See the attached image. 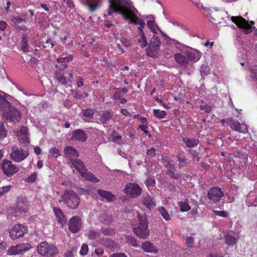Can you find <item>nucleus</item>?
Wrapping results in <instances>:
<instances>
[{
  "mask_svg": "<svg viewBox=\"0 0 257 257\" xmlns=\"http://www.w3.org/2000/svg\"><path fill=\"white\" fill-rule=\"evenodd\" d=\"M77 85L79 87H81L83 85V79L79 76L77 79Z\"/></svg>",
  "mask_w": 257,
  "mask_h": 257,
  "instance_id": "56",
  "label": "nucleus"
},
{
  "mask_svg": "<svg viewBox=\"0 0 257 257\" xmlns=\"http://www.w3.org/2000/svg\"><path fill=\"white\" fill-rule=\"evenodd\" d=\"M124 193L131 197H137L140 195L141 189L140 187L136 183H128L124 188Z\"/></svg>",
  "mask_w": 257,
  "mask_h": 257,
  "instance_id": "10",
  "label": "nucleus"
},
{
  "mask_svg": "<svg viewBox=\"0 0 257 257\" xmlns=\"http://www.w3.org/2000/svg\"><path fill=\"white\" fill-rule=\"evenodd\" d=\"M64 74L65 72L64 70L61 69L57 70L54 73L55 79L62 85H65L69 81L71 82L73 79L72 72L69 73V77L68 78H67L64 76Z\"/></svg>",
  "mask_w": 257,
  "mask_h": 257,
  "instance_id": "12",
  "label": "nucleus"
},
{
  "mask_svg": "<svg viewBox=\"0 0 257 257\" xmlns=\"http://www.w3.org/2000/svg\"><path fill=\"white\" fill-rule=\"evenodd\" d=\"M60 202H63L71 209H76L80 203V198L73 190H65L61 196Z\"/></svg>",
  "mask_w": 257,
  "mask_h": 257,
  "instance_id": "2",
  "label": "nucleus"
},
{
  "mask_svg": "<svg viewBox=\"0 0 257 257\" xmlns=\"http://www.w3.org/2000/svg\"><path fill=\"white\" fill-rule=\"evenodd\" d=\"M19 142L21 144L27 145L30 143L29 135L28 130L25 127H22L20 130L15 132Z\"/></svg>",
  "mask_w": 257,
  "mask_h": 257,
  "instance_id": "14",
  "label": "nucleus"
},
{
  "mask_svg": "<svg viewBox=\"0 0 257 257\" xmlns=\"http://www.w3.org/2000/svg\"><path fill=\"white\" fill-rule=\"evenodd\" d=\"M3 95L0 94V111L3 112H20V110L15 104L9 102L6 97L7 95L3 92Z\"/></svg>",
  "mask_w": 257,
  "mask_h": 257,
  "instance_id": "6",
  "label": "nucleus"
},
{
  "mask_svg": "<svg viewBox=\"0 0 257 257\" xmlns=\"http://www.w3.org/2000/svg\"><path fill=\"white\" fill-rule=\"evenodd\" d=\"M138 43L142 48H144L147 46V41L146 38H142L138 40Z\"/></svg>",
  "mask_w": 257,
  "mask_h": 257,
  "instance_id": "44",
  "label": "nucleus"
},
{
  "mask_svg": "<svg viewBox=\"0 0 257 257\" xmlns=\"http://www.w3.org/2000/svg\"><path fill=\"white\" fill-rule=\"evenodd\" d=\"M75 251L74 248L67 250L64 253V257H74Z\"/></svg>",
  "mask_w": 257,
  "mask_h": 257,
  "instance_id": "46",
  "label": "nucleus"
},
{
  "mask_svg": "<svg viewBox=\"0 0 257 257\" xmlns=\"http://www.w3.org/2000/svg\"><path fill=\"white\" fill-rule=\"evenodd\" d=\"M98 193L101 197L105 199L107 201H111L114 200L115 199L114 195L109 192H107L102 190H99L98 191Z\"/></svg>",
  "mask_w": 257,
  "mask_h": 257,
  "instance_id": "23",
  "label": "nucleus"
},
{
  "mask_svg": "<svg viewBox=\"0 0 257 257\" xmlns=\"http://www.w3.org/2000/svg\"><path fill=\"white\" fill-rule=\"evenodd\" d=\"M145 205L149 208L151 209L155 206V203L150 198L146 199L144 201Z\"/></svg>",
  "mask_w": 257,
  "mask_h": 257,
  "instance_id": "40",
  "label": "nucleus"
},
{
  "mask_svg": "<svg viewBox=\"0 0 257 257\" xmlns=\"http://www.w3.org/2000/svg\"><path fill=\"white\" fill-rule=\"evenodd\" d=\"M86 5L90 12L93 13L100 7V0H86Z\"/></svg>",
  "mask_w": 257,
  "mask_h": 257,
  "instance_id": "17",
  "label": "nucleus"
},
{
  "mask_svg": "<svg viewBox=\"0 0 257 257\" xmlns=\"http://www.w3.org/2000/svg\"><path fill=\"white\" fill-rule=\"evenodd\" d=\"M20 253L18 245L15 246H12L8 250V254L10 255H15Z\"/></svg>",
  "mask_w": 257,
  "mask_h": 257,
  "instance_id": "38",
  "label": "nucleus"
},
{
  "mask_svg": "<svg viewBox=\"0 0 257 257\" xmlns=\"http://www.w3.org/2000/svg\"><path fill=\"white\" fill-rule=\"evenodd\" d=\"M73 59V57L71 55H69L68 56L65 57H60L58 59V61L60 62H69Z\"/></svg>",
  "mask_w": 257,
  "mask_h": 257,
  "instance_id": "48",
  "label": "nucleus"
},
{
  "mask_svg": "<svg viewBox=\"0 0 257 257\" xmlns=\"http://www.w3.org/2000/svg\"><path fill=\"white\" fill-rule=\"evenodd\" d=\"M54 46V44L50 38H48L43 47L47 51L50 50Z\"/></svg>",
  "mask_w": 257,
  "mask_h": 257,
  "instance_id": "34",
  "label": "nucleus"
},
{
  "mask_svg": "<svg viewBox=\"0 0 257 257\" xmlns=\"http://www.w3.org/2000/svg\"><path fill=\"white\" fill-rule=\"evenodd\" d=\"M200 109L204 110L205 112H210L212 110V107L207 104L201 105Z\"/></svg>",
  "mask_w": 257,
  "mask_h": 257,
  "instance_id": "47",
  "label": "nucleus"
},
{
  "mask_svg": "<svg viewBox=\"0 0 257 257\" xmlns=\"http://www.w3.org/2000/svg\"><path fill=\"white\" fill-rule=\"evenodd\" d=\"M237 131H239L243 134L247 133L248 132L247 126L244 124H240V126H239Z\"/></svg>",
  "mask_w": 257,
  "mask_h": 257,
  "instance_id": "51",
  "label": "nucleus"
},
{
  "mask_svg": "<svg viewBox=\"0 0 257 257\" xmlns=\"http://www.w3.org/2000/svg\"><path fill=\"white\" fill-rule=\"evenodd\" d=\"M109 3L107 11L108 16L114 13H119L131 23L140 25L141 29L145 26V23L136 15L137 9L128 0H109Z\"/></svg>",
  "mask_w": 257,
  "mask_h": 257,
  "instance_id": "1",
  "label": "nucleus"
},
{
  "mask_svg": "<svg viewBox=\"0 0 257 257\" xmlns=\"http://www.w3.org/2000/svg\"><path fill=\"white\" fill-rule=\"evenodd\" d=\"M147 26L152 32L154 34H157V27H158L155 23V21L154 20H149L147 22Z\"/></svg>",
  "mask_w": 257,
  "mask_h": 257,
  "instance_id": "29",
  "label": "nucleus"
},
{
  "mask_svg": "<svg viewBox=\"0 0 257 257\" xmlns=\"http://www.w3.org/2000/svg\"><path fill=\"white\" fill-rule=\"evenodd\" d=\"M214 212L215 214L219 216L222 217H225L226 216V213L223 211H215Z\"/></svg>",
  "mask_w": 257,
  "mask_h": 257,
  "instance_id": "63",
  "label": "nucleus"
},
{
  "mask_svg": "<svg viewBox=\"0 0 257 257\" xmlns=\"http://www.w3.org/2000/svg\"><path fill=\"white\" fill-rule=\"evenodd\" d=\"M53 210L57 221L61 227H63L66 224V219L62 210L58 208H54Z\"/></svg>",
  "mask_w": 257,
  "mask_h": 257,
  "instance_id": "16",
  "label": "nucleus"
},
{
  "mask_svg": "<svg viewBox=\"0 0 257 257\" xmlns=\"http://www.w3.org/2000/svg\"><path fill=\"white\" fill-rule=\"evenodd\" d=\"M7 27V24L4 21H0V30L4 31L5 30Z\"/></svg>",
  "mask_w": 257,
  "mask_h": 257,
  "instance_id": "59",
  "label": "nucleus"
},
{
  "mask_svg": "<svg viewBox=\"0 0 257 257\" xmlns=\"http://www.w3.org/2000/svg\"><path fill=\"white\" fill-rule=\"evenodd\" d=\"M88 47L93 52H97L100 49V45L98 43L95 42L94 39H92L91 41L89 42Z\"/></svg>",
  "mask_w": 257,
  "mask_h": 257,
  "instance_id": "26",
  "label": "nucleus"
},
{
  "mask_svg": "<svg viewBox=\"0 0 257 257\" xmlns=\"http://www.w3.org/2000/svg\"><path fill=\"white\" fill-rule=\"evenodd\" d=\"M156 155V151L155 149L152 148L148 150L147 152V156L149 157H153Z\"/></svg>",
  "mask_w": 257,
  "mask_h": 257,
  "instance_id": "54",
  "label": "nucleus"
},
{
  "mask_svg": "<svg viewBox=\"0 0 257 257\" xmlns=\"http://www.w3.org/2000/svg\"><path fill=\"white\" fill-rule=\"evenodd\" d=\"M209 71L210 68L207 65L203 64L201 66L200 73L202 78L207 75L209 73Z\"/></svg>",
  "mask_w": 257,
  "mask_h": 257,
  "instance_id": "33",
  "label": "nucleus"
},
{
  "mask_svg": "<svg viewBox=\"0 0 257 257\" xmlns=\"http://www.w3.org/2000/svg\"><path fill=\"white\" fill-rule=\"evenodd\" d=\"M159 211L165 220L169 221L171 219V217L169 213L164 207H160L159 208Z\"/></svg>",
  "mask_w": 257,
  "mask_h": 257,
  "instance_id": "28",
  "label": "nucleus"
},
{
  "mask_svg": "<svg viewBox=\"0 0 257 257\" xmlns=\"http://www.w3.org/2000/svg\"><path fill=\"white\" fill-rule=\"evenodd\" d=\"M160 48L149 44L146 49L147 55L154 58L156 55L158 53Z\"/></svg>",
  "mask_w": 257,
  "mask_h": 257,
  "instance_id": "22",
  "label": "nucleus"
},
{
  "mask_svg": "<svg viewBox=\"0 0 257 257\" xmlns=\"http://www.w3.org/2000/svg\"><path fill=\"white\" fill-rule=\"evenodd\" d=\"M37 175L36 173H33L27 178V181L29 183L35 182L37 179Z\"/></svg>",
  "mask_w": 257,
  "mask_h": 257,
  "instance_id": "49",
  "label": "nucleus"
},
{
  "mask_svg": "<svg viewBox=\"0 0 257 257\" xmlns=\"http://www.w3.org/2000/svg\"><path fill=\"white\" fill-rule=\"evenodd\" d=\"M111 257H127L126 255L122 252L115 253L111 255Z\"/></svg>",
  "mask_w": 257,
  "mask_h": 257,
  "instance_id": "61",
  "label": "nucleus"
},
{
  "mask_svg": "<svg viewBox=\"0 0 257 257\" xmlns=\"http://www.w3.org/2000/svg\"><path fill=\"white\" fill-rule=\"evenodd\" d=\"M21 49L23 52H29L28 40L24 36H23V39L21 43Z\"/></svg>",
  "mask_w": 257,
  "mask_h": 257,
  "instance_id": "30",
  "label": "nucleus"
},
{
  "mask_svg": "<svg viewBox=\"0 0 257 257\" xmlns=\"http://www.w3.org/2000/svg\"><path fill=\"white\" fill-rule=\"evenodd\" d=\"M7 136V132L3 124L0 125V140H3Z\"/></svg>",
  "mask_w": 257,
  "mask_h": 257,
  "instance_id": "39",
  "label": "nucleus"
},
{
  "mask_svg": "<svg viewBox=\"0 0 257 257\" xmlns=\"http://www.w3.org/2000/svg\"><path fill=\"white\" fill-rule=\"evenodd\" d=\"M127 240L128 242L132 246L135 247L138 246V243H137V241L133 237L128 236L127 237Z\"/></svg>",
  "mask_w": 257,
  "mask_h": 257,
  "instance_id": "45",
  "label": "nucleus"
},
{
  "mask_svg": "<svg viewBox=\"0 0 257 257\" xmlns=\"http://www.w3.org/2000/svg\"><path fill=\"white\" fill-rule=\"evenodd\" d=\"M142 248L145 251L148 252L157 253L158 252L156 247L152 243L148 241L143 243Z\"/></svg>",
  "mask_w": 257,
  "mask_h": 257,
  "instance_id": "21",
  "label": "nucleus"
},
{
  "mask_svg": "<svg viewBox=\"0 0 257 257\" xmlns=\"http://www.w3.org/2000/svg\"><path fill=\"white\" fill-rule=\"evenodd\" d=\"M13 21L14 23H17V24H20L22 22L26 23V22L25 19H23L20 18H14V19L13 20Z\"/></svg>",
  "mask_w": 257,
  "mask_h": 257,
  "instance_id": "58",
  "label": "nucleus"
},
{
  "mask_svg": "<svg viewBox=\"0 0 257 257\" xmlns=\"http://www.w3.org/2000/svg\"><path fill=\"white\" fill-rule=\"evenodd\" d=\"M174 99L178 101L179 103H181V102H182L183 101V94L182 93H179L178 94V96H175L174 97Z\"/></svg>",
  "mask_w": 257,
  "mask_h": 257,
  "instance_id": "57",
  "label": "nucleus"
},
{
  "mask_svg": "<svg viewBox=\"0 0 257 257\" xmlns=\"http://www.w3.org/2000/svg\"><path fill=\"white\" fill-rule=\"evenodd\" d=\"M223 196L221 189L218 187L212 188L208 193V197L213 202L219 201Z\"/></svg>",
  "mask_w": 257,
  "mask_h": 257,
  "instance_id": "15",
  "label": "nucleus"
},
{
  "mask_svg": "<svg viewBox=\"0 0 257 257\" xmlns=\"http://www.w3.org/2000/svg\"><path fill=\"white\" fill-rule=\"evenodd\" d=\"M1 169L3 173L7 176H13L19 171L18 167L10 161L3 160L1 165Z\"/></svg>",
  "mask_w": 257,
  "mask_h": 257,
  "instance_id": "8",
  "label": "nucleus"
},
{
  "mask_svg": "<svg viewBox=\"0 0 257 257\" xmlns=\"http://www.w3.org/2000/svg\"><path fill=\"white\" fill-rule=\"evenodd\" d=\"M87 236L90 239H94L98 237V234L94 230H90L88 231Z\"/></svg>",
  "mask_w": 257,
  "mask_h": 257,
  "instance_id": "41",
  "label": "nucleus"
},
{
  "mask_svg": "<svg viewBox=\"0 0 257 257\" xmlns=\"http://www.w3.org/2000/svg\"><path fill=\"white\" fill-rule=\"evenodd\" d=\"M88 246L86 244H83L81 247L79 253L81 255H85L88 253Z\"/></svg>",
  "mask_w": 257,
  "mask_h": 257,
  "instance_id": "42",
  "label": "nucleus"
},
{
  "mask_svg": "<svg viewBox=\"0 0 257 257\" xmlns=\"http://www.w3.org/2000/svg\"><path fill=\"white\" fill-rule=\"evenodd\" d=\"M139 222L134 227L135 234L141 238H146L149 235L148 222L145 216L138 215Z\"/></svg>",
  "mask_w": 257,
  "mask_h": 257,
  "instance_id": "3",
  "label": "nucleus"
},
{
  "mask_svg": "<svg viewBox=\"0 0 257 257\" xmlns=\"http://www.w3.org/2000/svg\"><path fill=\"white\" fill-rule=\"evenodd\" d=\"M251 73L252 79L257 81V66L251 69Z\"/></svg>",
  "mask_w": 257,
  "mask_h": 257,
  "instance_id": "52",
  "label": "nucleus"
},
{
  "mask_svg": "<svg viewBox=\"0 0 257 257\" xmlns=\"http://www.w3.org/2000/svg\"><path fill=\"white\" fill-rule=\"evenodd\" d=\"M37 250L42 255L48 257L54 256L59 252V250L55 245L47 242L40 243L37 246Z\"/></svg>",
  "mask_w": 257,
  "mask_h": 257,
  "instance_id": "4",
  "label": "nucleus"
},
{
  "mask_svg": "<svg viewBox=\"0 0 257 257\" xmlns=\"http://www.w3.org/2000/svg\"><path fill=\"white\" fill-rule=\"evenodd\" d=\"M150 44L160 48L161 41L158 37L154 35L150 40Z\"/></svg>",
  "mask_w": 257,
  "mask_h": 257,
  "instance_id": "31",
  "label": "nucleus"
},
{
  "mask_svg": "<svg viewBox=\"0 0 257 257\" xmlns=\"http://www.w3.org/2000/svg\"><path fill=\"white\" fill-rule=\"evenodd\" d=\"M65 156L70 159L78 157V154L76 150L71 147H67L64 150Z\"/></svg>",
  "mask_w": 257,
  "mask_h": 257,
  "instance_id": "20",
  "label": "nucleus"
},
{
  "mask_svg": "<svg viewBox=\"0 0 257 257\" xmlns=\"http://www.w3.org/2000/svg\"><path fill=\"white\" fill-rule=\"evenodd\" d=\"M187 146L189 147H193L194 146V143L192 142L191 141L189 140L188 139H186L184 140Z\"/></svg>",
  "mask_w": 257,
  "mask_h": 257,
  "instance_id": "62",
  "label": "nucleus"
},
{
  "mask_svg": "<svg viewBox=\"0 0 257 257\" xmlns=\"http://www.w3.org/2000/svg\"><path fill=\"white\" fill-rule=\"evenodd\" d=\"M18 210L23 212H26L29 210L28 206L26 205H23L22 204H19L18 205Z\"/></svg>",
  "mask_w": 257,
  "mask_h": 257,
  "instance_id": "50",
  "label": "nucleus"
},
{
  "mask_svg": "<svg viewBox=\"0 0 257 257\" xmlns=\"http://www.w3.org/2000/svg\"><path fill=\"white\" fill-rule=\"evenodd\" d=\"M185 54L188 61H197L201 57V53L198 50L187 51Z\"/></svg>",
  "mask_w": 257,
  "mask_h": 257,
  "instance_id": "18",
  "label": "nucleus"
},
{
  "mask_svg": "<svg viewBox=\"0 0 257 257\" xmlns=\"http://www.w3.org/2000/svg\"><path fill=\"white\" fill-rule=\"evenodd\" d=\"M120 42L121 43L122 46L125 48H127L131 44L129 40L124 37H121Z\"/></svg>",
  "mask_w": 257,
  "mask_h": 257,
  "instance_id": "43",
  "label": "nucleus"
},
{
  "mask_svg": "<svg viewBox=\"0 0 257 257\" xmlns=\"http://www.w3.org/2000/svg\"><path fill=\"white\" fill-rule=\"evenodd\" d=\"M88 96V94L87 92H83L81 93V92L79 91H77L75 92V93L74 94V97L78 99H81L82 98L86 97Z\"/></svg>",
  "mask_w": 257,
  "mask_h": 257,
  "instance_id": "37",
  "label": "nucleus"
},
{
  "mask_svg": "<svg viewBox=\"0 0 257 257\" xmlns=\"http://www.w3.org/2000/svg\"><path fill=\"white\" fill-rule=\"evenodd\" d=\"M9 236L12 240L23 237L28 232L27 226L21 223L13 225L8 230Z\"/></svg>",
  "mask_w": 257,
  "mask_h": 257,
  "instance_id": "5",
  "label": "nucleus"
},
{
  "mask_svg": "<svg viewBox=\"0 0 257 257\" xmlns=\"http://www.w3.org/2000/svg\"><path fill=\"white\" fill-rule=\"evenodd\" d=\"M240 124L237 121H233L230 123V126L233 130L238 131L239 126H240Z\"/></svg>",
  "mask_w": 257,
  "mask_h": 257,
  "instance_id": "55",
  "label": "nucleus"
},
{
  "mask_svg": "<svg viewBox=\"0 0 257 257\" xmlns=\"http://www.w3.org/2000/svg\"><path fill=\"white\" fill-rule=\"evenodd\" d=\"M226 243L228 245H233L236 243L237 240L234 237L226 235L225 238Z\"/></svg>",
  "mask_w": 257,
  "mask_h": 257,
  "instance_id": "36",
  "label": "nucleus"
},
{
  "mask_svg": "<svg viewBox=\"0 0 257 257\" xmlns=\"http://www.w3.org/2000/svg\"><path fill=\"white\" fill-rule=\"evenodd\" d=\"M231 20L238 27L244 29L246 34H250L251 32V26L244 18L241 16H232Z\"/></svg>",
  "mask_w": 257,
  "mask_h": 257,
  "instance_id": "9",
  "label": "nucleus"
},
{
  "mask_svg": "<svg viewBox=\"0 0 257 257\" xmlns=\"http://www.w3.org/2000/svg\"><path fill=\"white\" fill-rule=\"evenodd\" d=\"M28 155L29 152L28 151H24L17 147H14L12 149L11 157L15 162H20L26 158Z\"/></svg>",
  "mask_w": 257,
  "mask_h": 257,
  "instance_id": "11",
  "label": "nucleus"
},
{
  "mask_svg": "<svg viewBox=\"0 0 257 257\" xmlns=\"http://www.w3.org/2000/svg\"><path fill=\"white\" fill-rule=\"evenodd\" d=\"M140 128L141 130L144 132L146 134L148 135L149 133V132L148 131V126L146 124H141L140 125Z\"/></svg>",
  "mask_w": 257,
  "mask_h": 257,
  "instance_id": "60",
  "label": "nucleus"
},
{
  "mask_svg": "<svg viewBox=\"0 0 257 257\" xmlns=\"http://www.w3.org/2000/svg\"><path fill=\"white\" fill-rule=\"evenodd\" d=\"M72 165L81 176L85 179L92 182H98V180L90 172H87L83 163L79 160H75L71 161Z\"/></svg>",
  "mask_w": 257,
  "mask_h": 257,
  "instance_id": "7",
  "label": "nucleus"
},
{
  "mask_svg": "<svg viewBox=\"0 0 257 257\" xmlns=\"http://www.w3.org/2000/svg\"><path fill=\"white\" fill-rule=\"evenodd\" d=\"M18 246L20 253H22L23 252L28 250L31 248V245L29 243L18 244Z\"/></svg>",
  "mask_w": 257,
  "mask_h": 257,
  "instance_id": "32",
  "label": "nucleus"
},
{
  "mask_svg": "<svg viewBox=\"0 0 257 257\" xmlns=\"http://www.w3.org/2000/svg\"><path fill=\"white\" fill-rule=\"evenodd\" d=\"M175 61L182 66H186L188 64V61L186 56L180 53H175L174 55Z\"/></svg>",
  "mask_w": 257,
  "mask_h": 257,
  "instance_id": "19",
  "label": "nucleus"
},
{
  "mask_svg": "<svg viewBox=\"0 0 257 257\" xmlns=\"http://www.w3.org/2000/svg\"><path fill=\"white\" fill-rule=\"evenodd\" d=\"M73 138L79 141H84L86 139V137L82 131L77 130L74 132Z\"/></svg>",
  "mask_w": 257,
  "mask_h": 257,
  "instance_id": "24",
  "label": "nucleus"
},
{
  "mask_svg": "<svg viewBox=\"0 0 257 257\" xmlns=\"http://www.w3.org/2000/svg\"><path fill=\"white\" fill-rule=\"evenodd\" d=\"M49 155L51 157L57 158L60 156L59 150L56 148H51L49 151Z\"/></svg>",
  "mask_w": 257,
  "mask_h": 257,
  "instance_id": "35",
  "label": "nucleus"
},
{
  "mask_svg": "<svg viewBox=\"0 0 257 257\" xmlns=\"http://www.w3.org/2000/svg\"><path fill=\"white\" fill-rule=\"evenodd\" d=\"M34 152H35V153L36 155H40V154H41V148H40L39 147H38V146H36V147L34 148Z\"/></svg>",
  "mask_w": 257,
  "mask_h": 257,
  "instance_id": "64",
  "label": "nucleus"
},
{
  "mask_svg": "<svg viewBox=\"0 0 257 257\" xmlns=\"http://www.w3.org/2000/svg\"><path fill=\"white\" fill-rule=\"evenodd\" d=\"M82 225L81 218L77 216H73L69 220L68 229L71 232L76 233L81 229Z\"/></svg>",
  "mask_w": 257,
  "mask_h": 257,
  "instance_id": "13",
  "label": "nucleus"
},
{
  "mask_svg": "<svg viewBox=\"0 0 257 257\" xmlns=\"http://www.w3.org/2000/svg\"><path fill=\"white\" fill-rule=\"evenodd\" d=\"M16 114V113H5L3 117L9 121H18L20 119V116L18 113H17V115Z\"/></svg>",
  "mask_w": 257,
  "mask_h": 257,
  "instance_id": "25",
  "label": "nucleus"
},
{
  "mask_svg": "<svg viewBox=\"0 0 257 257\" xmlns=\"http://www.w3.org/2000/svg\"><path fill=\"white\" fill-rule=\"evenodd\" d=\"M178 205L180 207V211L182 212L188 211L191 209V207L189 205L188 200L183 202H179L178 203Z\"/></svg>",
  "mask_w": 257,
  "mask_h": 257,
  "instance_id": "27",
  "label": "nucleus"
},
{
  "mask_svg": "<svg viewBox=\"0 0 257 257\" xmlns=\"http://www.w3.org/2000/svg\"><path fill=\"white\" fill-rule=\"evenodd\" d=\"M66 49L72 50L73 48V41L71 39H69L68 43H66L65 45Z\"/></svg>",
  "mask_w": 257,
  "mask_h": 257,
  "instance_id": "53",
  "label": "nucleus"
}]
</instances>
